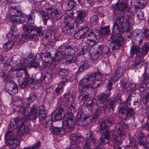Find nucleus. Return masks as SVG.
Segmentation results:
<instances>
[{
	"label": "nucleus",
	"instance_id": "1",
	"mask_svg": "<svg viewBox=\"0 0 149 149\" xmlns=\"http://www.w3.org/2000/svg\"><path fill=\"white\" fill-rule=\"evenodd\" d=\"M118 13V15L111 28L112 33L113 34L111 37V42L113 44L112 47L113 50L115 49H118L119 47L123 44L124 39L122 37L114 35L119 33L120 32L119 24L122 29H125L124 31L128 32L130 30L129 22L124 16L123 13Z\"/></svg>",
	"mask_w": 149,
	"mask_h": 149
},
{
	"label": "nucleus",
	"instance_id": "2",
	"mask_svg": "<svg viewBox=\"0 0 149 149\" xmlns=\"http://www.w3.org/2000/svg\"><path fill=\"white\" fill-rule=\"evenodd\" d=\"M149 36V30L145 29L143 31L138 29H135L132 32V38L133 45L131 47L130 54L133 57L135 54L137 57L140 58L141 52L139 46L141 44L144 38Z\"/></svg>",
	"mask_w": 149,
	"mask_h": 149
},
{
	"label": "nucleus",
	"instance_id": "3",
	"mask_svg": "<svg viewBox=\"0 0 149 149\" xmlns=\"http://www.w3.org/2000/svg\"><path fill=\"white\" fill-rule=\"evenodd\" d=\"M22 29L27 34L25 36L21 34L18 35L16 38L18 41H25L29 39L37 40L39 36H43L45 32L42 30V27L34 26L32 29L30 27L24 25Z\"/></svg>",
	"mask_w": 149,
	"mask_h": 149
},
{
	"label": "nucleus",
	"instance_id": "4",
	"mask_svg": "<svg viewBox=\"0 0 149 149\" xmlns=\"http://www.w3.org/2000/svg\"><path fill=\"white\" fill-rule=\"evenodd\" d=\"M102 76L101 72L97 70L96 72H92L88 78H85L80 81L79 84V89L82 91V94H83L84 91L90 89H93L97 86H94L96 83V81H99L102 80L101 78Z\"/></svg>",
	"mask_w": 149,
	"mask_h": 149
},
{
	"label": "nucleus",
	"instance_id": "5",
	"mask_svg": "<svg viewBox=\"0 0 149 149\" xmlns=\"http://www.w3.org/2000/svg\"><path fill=\"white\" fill-rule=\"evenodd\" d=\"M29 115L28 111L25 107H20L18 111V116L26 119L33 120L37 118L38 112L37 107L33 105L31 107Z\"/></svg>",
	"mask_w": 149,
	"mask_h": 149
},
{
	"label": "nucleus",
	"instance_id": "6",
	"mask_svg": "<svg viewBox=\"0 0 149 149\" xmlns=\"http://www.w3.org/2000/svg\"><path fill=\"white\" fill-rule=\"evenodd\" d=\"M26 120L22 117L19 120L17 118H15L13 120V123L11 124L10 123V126H13L14 129L18 128L20 131L21 136H23L24 134L28 133L29 131V129L27 125L23 126L24 123Z\"/></svg>",
	"mask_w": 149,
	"mask_h": 149
},
{
	"label": "nucleus",
	"instance_id": "7",
	"mask_svg": "<svg viewBox=\"0 0 149 149\" xmlns=\"http://www.w3.org/2000/svg\"><path fill=\"white\" fill-rule=\"evenodd\" d=\"M19 7H15L11 8V13H15L14 15L11 14L10 19V21L13 22H16L17 24H22L26 21L25 18L19 15Z\"/></svg>",
	"mask_w": 149,
	"mask_h": 149
},
{
	"label": "nucleus",
	"instance_id": "8",
	"mask_svg": "<svg viewBox=\"0 0 149 149\" xmlns=\"http://www.w3.org/2000/svg\"><path fill=\"white\" fill-rule=\"evenodd\" d=\"M62 126L64 129H66L68 132L70 131L74 125L73 115L72 114L68 115L66 118L62 121Z\"/></svg>",
	"mask_w": 149,
	"mask_h": 149
},
{
	"label": "nucleus",
	"instance_id": "9",
	"mask_svg": "<svg viewBox=\"0 0 149 149\" xmlns=\"http://www.w3.org/2000/svg\"><path fill=\"white\" fill-rule=\"evenodd\" d=\"M49 4L48 3H46L42 7V9L44 10H42L40 12V15L42 17L44 23L45 25H46V22L49 18V16L47 13H45L44 10H47L48 13H50V12H51V11L53 10H55V7L56 6L55 5L52 6L51 7H49Z\"/></svg>",
	"mask_w": 149,
	"mask_h": 149
},
{
	"label": "nucleus",
	"instance_id": "10",
	"mask_svg": "<svg viewBox=\"0 0 149 149\" xmlns=\"http://www.w3.org/2000/svg\"><path fill=\"white\" fill-rule=\"evenodd\" d=\"M115 118L110 117L107 118L106 120V123L104 122H101L100 124V128L98 131L100 133H102L104 131V130L109 128V126H111L114 124Z\"/></svg>",
	"mask_w": 149,
	"mask_h": 149
},
{
	"label": "nucleus",
	"instance_id": "11",
	"mask_svg": "<svg viewBox=\"0 0 149 149\" xmlns=\"http://www.w3.org/2000/svg\"><path fill=\"white\" fill-rule=\"evenodd\" d=\"M83 97L82 98V100H84V104L87 107H89L88 109H92V107L96 103V101L95 100H92L89 98L88 93H86L85 94H83L81 95H80L79 97L81 96Z\"/></svg>",
	"mask_w": 149,
	"mask_h": 149
},
{
	"label": "nucleus",
	"instance_id": "12",
	"mask_svg": "<svg viewBox=\"0 0 149 149\" xmlns=\"http://www.w3.org/2000/svg\"><path fill=\"white\" fill-rule=\"evenodd\" d=\"M119 113L123 119H126L127 117H133L134 115V112L132 108H126L124 107L120 108Z\"/></svg>",
	"mask_w": 149,
	"mask_h": 149
},
{
	"label": "nucleus",
	"instance_id": "13",
	"mask_svg": "<svg viewBox=\"0 0 149 149\" xmlns=\"http://www.w3.org/2000/svg\"><path fill=\"white\" fill-rule=\"evenodd\" d=\"M79 26L77 27L79 30L74 35V38L77 39H84L86 38V33L88 31V28L86 27H81L80 29Z\"/></svg>",
	"mask_w": 149,
	"mask_h": 149
},
{
	"label": "nucleus",
	"instance_id": "14",
	"mask_svg": "<svg viewBox=\"0 0 149 149\" xmlns=\"http://www.w3.org/2000/svg\"><path fill=\"white\" fill-rule=\"evenodd\" d=\"M17 85L15 84L14 82H7L5 86V91L13 95L17 93Z\"/></svg>",
	"mask_w": 149,
	"mask_h": 149
},
{
	"label": "nucleus",
	"instance_id": "15",
	"mask_svg": "<svg viewBox=\"0 0 149 149\" xmlns=\"http://www.w3.org/2000/svg\"><path fill=\"white\" fill-rule=\"evenodd\" d=\"M91 115L81 116L77 124L83 127H86L89 125V121L92 120Z\"/></svg>",
	"mask_w": 149,
	"mask_h": 149
},
{
	"label": "nucleus",
	"instance_id": "16",
	"mask_svg": "<svg viewBox=\"0 0 149 149\" xmlns=\"http://www.w3.org/2000/svg\"><path fill=\"white\" fill-rule=\"evenodd\" d=\"M76 19V27L79 26V25L81 24L83 22V19L86 15V11L84 10H77Z\"/></svg>",
	"mask_w": 149,
	"mask_h": 149
},
{
	"label": "nucleus",
	"instance_id": "17",
	"mask_svg": "<svg viewBox=\"0 0 149 149\" xmlns=\"http://www.w3.org/2000/svg\"><path fill=\"white\" fill-rule=\"evenodd\" d=\"M19 138V136H17L7 140L8 144L10 146V149H15L18 147L20 143Z\"/></svg>",
	"mask_w": 149,
	"mask_h": 149
},
{
	"label": "nucleus",
	"instance_id": "18",
	"mask_svg": "<svg viewBox=\"0 0 149 149\" xmlns=\"http://www.w3.org/2000/svg\"><path fill=\"white\" fill-rule=\"evenodd\" d=\"M103 134L101 136L100 139V143L105 144L108 143L110 141L109 136L111 134L110 132L109 131L106 130L102 132Z\"/></svg>",
	"mask_w": 149,
	"mask_h": 149
},
{
	"label": "nucleus",
	"instance_id": "19",
	"mask_svg": "<svg viewBox=\"0 0 149 149\" xmlns=\"http://www.w3.org/2000/svg\"><path fill=\"white\" fill-rule=\"evenodd\" d=\"M96 50H95L94 54L95 56V57L97 58L100 55L106 53L107 54L109 52V48L107 47H105L103 48L102 46L98 45L96 48Z\"/></svg>",
	"mask_w": 149,
	"mask_h": 149
},
{
	"label": "nucleus",
	"instance_id": "20",
	"mask_svg": "<svg viewBox=\"0 0 149 149\" xmlns=\"http://www.w3.org/2000/svg\"><path fill=\"white\" fill-rule=\"evenodd\" d=\"M73 28L71 26L68 25L67 24L63 23L62 27V31L65 34L71 35L73 33Z\"/></svg>",
	"mask_w": 149,
	"mask_h": 149
},
{
	"label": "nucleus",
	"instance_id": "21",
	"mask_svg": "<svg viewBox=\"0 0 149 149\" xmlns=\"http://www.w3.org/2000/svg\"><path fill=\"white\" fill-rule=\"evenodd\" d=\"M104 108L103 106H100L96 110L94 113V115L91 116L92 120L89 121L90 122H94L100 116V115L102 113Z\"/></svg>",
	"mask_w": 149,
	"mask_h": 149
},
{
	"label": "nucleus",
	"instance_id": "22",
	"mask_svg": "<svg viewBox=\"0 0 149 149\" xmlns=\"http://www.w3.org/2000/svg\"><path fill=\"white\" fill-rule=\"evenodd\" d=\"M67 46L62 45L59 47L58 49V52L54 54V58L55 60H59L61 58L59 55V53L62 56L66 55Z\"/></svg>",
	"mask_w": 149,
	"mask_h": 149
},
{
	"label": "nucleus",
	"instance_id": "23",
	"mask_svg": "<svg viewBox=\"0 0 149 149\" xmlns=\"http://www.w3.org/2000/svg\"><path fill=\"white\" fill-rule=\"evenodd\" d=\"M128 7L127 4L125 3L124 2H117L115 5L114 8L116 10H118L120 11L126 12L127 9Z\"/></svg>",
	"mask_w": 149,
	"mask_h": 149
},
{
	"label": "nucleus",
	"instance_id": "24",
	"mask_svg": "<svg viewBox=\"0 0 149 149\" xmlns=\"http://www.w3.org/2000/svg\"><path fill=\"white\" fill-rule=\"evenodd\" d=\"M19 62L16 64L12 68L13 71H25L26 68L25 66V64L24 63L23 60H21Z\"/></svg>",
	"mask_w": 149,
	"mask_h": 149
},
{
	"label": "nucleus",
	"instance_id": "25",
	"mask_svg": "<svg viewBox=\"0 0 149 149\" xmlns=\"http://www.w3.org/2000/svg\"><path fill=\"white\" fill-rule=\"evenodd\" d=\"M50 13L51 17L57 20L60 19L62 16L61 13L57 9L56 7H55V10L51 11Z\"/></svg>",
	"mask_w": 149,
	"mask_h": 149
},
{
	"label": "nucleus",
	"instance_id": "26",
	"mask_svg": "<svg viewBox=\"0 0 149 149\" xmlns=\"http://www.w3.org/2000/svg\"><path fill=\"white\" fill-rule=\"evenodd\" d=\"M70 139L71 141L76 142L84 141V138L81 135L77 134H72L70 136Z\"/></svg>",
	"mask_w": 149,
	"mask_h": 149
},
{
	"label": "nucleus",
	"instance_id": "27",
	"mask_svg": "<svg viewBox=\"0 0 149 149\" xmlns=\"http://www.w3.org/2000/svg\"><path fill=\"white\" fill-rule=\"evenodd\" d=\"M77 60V58L76 57H72V56H68L66 57L63 58L62 62L64 64H70L74 63Z\"/></svg>",
	"mask_w": 149,
	"mask_h": 149
},
{
	"label": "nucleus",
	"instance_id": "28",
	"mask_svg": "<svg viewBox=\"0 0 149 149\" xmlns=\"http://www.w3.org/2000/svg\"><path fill=\"white\" fill-rule=\"evenodd\" d=\"M122 72L123 70L121 67L118 68L115 71L114 74L113 75V78L111 79V81L114 83L116 81L122 74Z\"/></svg>",
	"mask_w": 149,
	"mask_h": 149
},
{
	"label": "nucleus",
	"instance_id": "29",
	"mask_svg": "<svg viewBox=\"0 0 149 149\" xmlns=\"http://www.w3.org/2000/svg\"><path fill=\"white\" fill-rule=\"evenodd\" d=\"M106 106L104 108L105 112L109 113L110 112H113L115 105V102L113 101L107 102Z\"/></svg>",
	"mask_w": 149,
	"mask_h": 149
},
{
	"label": "nucleus",
	"instance_id": "30",
	"mask_svg": "<svg viewBox=\"0 0 149 149\" xmlns=\"http://www.w3.org/2000/svg\"><path fill=\"white\" fill-rule=\"evenodd\" d=\"M54 112L55 114L54 117L56 120H61L63 117L64 112L63 109L61 108L56 109Z\"/></svg>",
	"mask_w": 149,
	"mask_h": 149
},
{
	"label": "nucleus",
	"instance_id": "31",
	"mask_svg": "<svg viewBox=\"0 0 149 149\" xmlns=\"http://www.w3.org/2000/svg\"><path fill=\"white\" fill-rule=\"evenodd\" d=\"M99 33V31L97 30L94 29L88 35V39L96 40L97 37L98 36Z\"/></svg>",
	"mask_w": 149,
	"mask_h": 149
},
{
	"label": "nucleus",
	"instance_id": "32",
	"mask_svg": "<svg viewBox=\"0 0 149 149\" xmlns=\"http://www.w3.org/2000/svg\"><path fill=\"white\" fill-rule=\"evenodd\" d=\"M65 21L63 23L67 24L68 25L71 26L73 28L74 24H76V19L74 17L70 18H67V17H65L64 18Z\"/></svg>",
	"mask_w": 149,
	"mask_h": 149
},
{
	"label": "nucleus",
	"instance_id": "33",
	"mask_svg": "<svg viewBox=\"0 0 149 149\" xmlns=\"http://www.w3.org/2000/svg\"><path fill=\"white\" fill-rule=\"evenodd\" d=\"M35 15L34 13H31L27 17L26 23L29 26H33L34 24Z\"/></svg>",
	"mask_w": 149,
	"mask_h": 149
},
{
	"label": "nucleus",
	"instance_id": "34",
	"mask_svg": "<svg viewBox=\"0 0 149 149\" xmlns=\"http://www.w3.org/2000/svg\"><path fill=\"white\" fill-rule=\"evenodd\" d=\"M135 3V0H131V5L129 8V12H131L133 13H136L139 10L137 6H136Z\"/></svg>",
	"mask_w": 149,
	"mask_h": 149
},
{
	"label": "nucleus",
	"instance_id": "35",
	"mask_svg": "<svg viewBox=\"0 0 149 149\" xmlns=\"http://www.w3.org/2000/svg\"><path fill=\"white\" fill-rule=\"evenodd\" d=\"M77 3L74 0H68V3L66 7L68 11H71L76 8Z\"/></svg>",
	"mask_w": 149,
	"mask_h": 149
},
{
	"label": "nucleus",
	"instance_id": "36",
	"mask_svg": "<svg viewBox=\"0 0 149 149\" xmlns=\"http://www.w3.org/2000/svg\"><path fill=\"white\" fill-rule=\"evenodd\" d=\"M118 132L116 130H113L112 131L111 139L113 141L114 143H118L120 139V137L117 134Z\"/></svg>",
	"mask_w": 149,
	"mask_h": 149
},
{
	"label": "nucleus",
	"instance_id": "37",
	"mask_svg": "<svg viewBox=\"0 0 149 149\" xmlns=\"http://www.w3.org/2000/svg\"><path fill=\"white\" fill-rule=\"evenodd\" d=\"M148 0L137 1V0H135L136 4L139 9H143L144 7L148 3Z\"/></svg>",
	"mask_w": 149,
	"mask_h": 149
},
{
	"label": "nucleus",
	"instance_id": "38",
	"mask_svg": "<svg viewBox=\"0 0 149 149\" xmlns=\"http://www.w3.org/2000/svg\"><path fill=\"white\" fill-rule=\"evenodd\" d=\"M15 29V27L11 26L10 30L6 35V37L12 40L14 39L16 36L14 33Z\"/></svg>",
	"mask_w": 149,
	"mask_h": 149
},
{
	"label": "nucleus",
	"instance_id": "39",
	"mask_svg": "<svg viewBox=\"0 0 149 149\" xmlns=\"http://www.w3.org/2000/svg\"><path fill=\"white\" fill-rule=\"evenodd\" d=\"M141 57L146 54L149 51V42L146 43L140 49Z\"/></svg>",
	"mask_w": 149,
	"mask_h": 149
},
{
	"label": "nucleus",
	"instance_id": "40",
	"mask_svg": "<svg viewBox=\"0 0 149 149\" xmlns=\"http://www.w3.org/2000/svg\"><path fill=\"white\" fill-rule=\"evenodd\" d=\"M116 127L117 130V134H118V135L120 137V139H121V138H125L126 136L125 133L121 129L122 127V126L119 124H117L116 125Z\"/></svg>",
	"mask_w": 149,
	"mask_h": 149
},
{
	"label": "nucleus",
	"instance_id": "41",
	"mask_svg": "<svg viewBox=\"0 0 149 149\" xmlns=\"http://www.w3.org/2000/svg\"><path fill=\"white\" fill-rule=\"evenodd\" d=\"M86 137L87 140H89L90 139L93 143H96L98 142V140L94 137V135L92 131H90L87 134Z\"/></svg>",
	"mask_w": 149,
	"mask_h": 149
},
{
	"label": "nucleus",
	"instance_id": "42",
	"mask_svg": "<svg viewBox=\"0 0 149 149\" xmlns=\"http://www.w3.org/2000/svg\"><path fill=\"white\" fill-rule=\"evenodd\" d=\"M14 45V43L12 41H8L4 44L3 46V49L4 51H7L11 49Z\"/></svg>",
	"mask_w": 149,
	"mask_h": 149
},
{
	"label": "nucleus",
	"instance_id": "43",
	"mask_svg": "<svg viewBox=\"0 0 149 149\" xmlns=\"http://www.w3.org/2000/svg\"><path fill=\"white\" fill-rule=\"evenodd\" d=\"M104 93H102L100 94L97 96L98 100L100 103L104 104L105 103H107V97Z\"/></svg>",
	"mask_w": 149,
	"mask_h": 149
},
{
	"label": "nucleus",
	"instance_id": "44",
	"mask_svg": "<svg viewBox=\"0 0 149 149\" xmlns=\"http://www.w3.org/2000/svg\"><path fill=\"white\" fill-rule=\"evenodd\" d=\"M36 58V57L33 54H29L27 55V58L25 59L26 62L24 63V64L26 63V64L29 65V63H31L34 61Z\"/></svg>",
	"mask_w": 149,
	"mask_h": 149
},
{
	"label": "nucleus",
	"instance_id": "45",
	"mask_svg": "<svg viewBox=\"0 0 149 149\" xmlns=\"http://www.w3.org/2000/svg\"><path fill=\"white\" fill-rule=\"evenodd\" d=\"M14 99L15 102L16 106L21 107H22L23 106L24 107L22 97L15 96L14 97Z\"/></svg>",
	"mask_w": 149,
	"mask_h": 149
},
{
	"label": "nucleus",
	"instance_id": "46",
	"mask_svg": "<svg viewBox=\"0 0 149 149\" xmlns=\"http://www.w3.org/2000/svg\"><path fill=\"white\" fill-rule=\"evenodd\" d=\"M90 67V66L86 63L82 64L79 66L78 72L79 73L82 72L84 70L89 68Z\"/></svg>",
	"mask_w": 149,
	"mask_h": 149
},
{
	"label": "nucleus",
	"instance_id": "47",
	"mask_svg": "<svg viewBox=\"0 0 149 149\" xmlns=\"http://www.w3.org/2000/svg\"><path fill=\"white\" fill-rule=\"evenodd\" d=\"M41 81L38 80H36L34 79L33 80V81L31 82V85H32V86H30L31 88H36V87H39L41 85Z\"/></svg>",
	"mask_w": 149,
	"mask_h": 149
},
{
	"label": "nucleus",
	"instance_id": "48",
	"mask_svg": "<svg viewBox=\"0 0 149 149\" xmlns=\"http://www.w3.org/2000/svg\"><path fill=\"white\" fill-rule=\"evenodd\" d=\"M81 51L80 52L81 54L84 55L88 51V49L86 44L85 42H82L81 43Z\"/></svg>",
	"mask_w": 149,
	"mask_h": 149
},
{
	"label": "nucleus",
	"instance_id": "49",
	"mask_svg": "<svg viewBox=\"0 0 149 149\" xmlns=\"http://www.w3.org/2000/svg\"><path fill=\"white\" fill-rule=\"evenodd\" d=\"M101 33L104 35H108L110 33L109 26H105L103 27L101 29Z\"/></svg>",
	"mask_w": 149,
	"mask_h": 149
},
{
	"label": "nucleus",
	"instance_id": "50",
	"mask_svg": "<svg viewBox=\"0 0 149 149\" xmlns=\"http://www.w3.org/2000/svg\"><path fill=\"white\" fill-rule=\"evenodd\" d=\"M61 128H59L55 127H53L51 129V131L55 135L62 134V133Z\"/></svg>",
	"mask_w": 149,
	"mask_h": 149
},
{
	"label": "nucleus",
	"instance_id": "51",
	"mask_svg": "<svg viewBox=\"0 0 149 149\" xmlns=\"http://www.w3.org/2000/svg\"><path fill=\"white\" fill-rule=\"evenodd\" d=\"M68 79L65 77L60 78L58 86L60 87L61 86V87L63 88V86H65L66 84L68 82Z\"/></svg>",
	"mask_w": 149,
	"mask_h": 149
},
{
	"label": "nucleus",
	"instance_id": "52",
	"mask_svg": "<svg viewBox=\"0 0 149 149\" xmlns=\"http://www.w3.org/2000/svg\"><path fill=\"white\" fill-rule=\"evenodd\" d=\"M24 71L25 75L24 80L28 82L29 83H31V82L33 81V76H31V77H29V74L27 73L26 69H25V71Z\"/></svg>",
	"mask_w": 149,
	"mask_h": 149
},
{
	"label": "nucleus",
	"instance_id": "53",
	"mask_svg": "<svg viewBox=\"0 0 149 149\" xmlns=\"http://www.w3.org/2000/svg\"><path fill=\"white\" fill-rule=\"evenodd\" d=\"M66 55L69 56H72L74 53V49L70 46H67L66 51Z\"/></svg>",
	"mask_w": 149,
	"mask_h": 149
},
{
	"label": "nucleus",
	"instance_id": "54",
	"mask_svg": "<svg viewBox=\"0 0 149 149\" xmlns=\"http://www.w3.org/2000/svg\"><path fill=\"white\" fill-rule=\"evenodd\" d=\"M129 144L133 147L136 148L137 147V145L135 139L133 137H130L129 139Z\"/></svg>",
	"mask_w": 149,
	"mask_h": 149
},
{
	"label": "nucleus",
	"instance_id": "55",
	"mask_svg": "<svg viewBox=\"0 0 149 149\" xmlns=\"http://www.w3.org/2000/svg\"><path fill=\"white\" fill-rule=\"evenodd\" d=\"M63 100L65 102H70L72 100V98L71 94L68 93L64 95Z\"/></svg>",
	"mask_w": 149,
	"mask_h": 149
},
{
	"label": "nucleus",
	"instance_id": "56",
	"mask_svg": "<svg viewBox=\"0 0 149 149\" xmlns=\"http://www.w3.org/2000/svg\"><path fill=\"white\" fill-rule=\"evenodd\" d=\"M58 73L60 75L65 77L68 75V72L66 69L61 68L58 70Z\"/></svg>",
	"mask_w": 149,
	"mask_h": 149
},
{
	"label": "nucleus",
	"instance_id": "57",
	"mask_svg": "<svg viewBox=\"0 0 149 149\" xmlns=\"http://www.w3.org/2000/svg\"><path fill=\"white\" fill-rule=\"evenodd\" d=\"M98 21V18L97 16L95 15L93 16L90 18V23L93 25L96 24Z\"/></svg>",
	"mask_w": 149,
	"mask_h": 149
},
{
	"label": "nucleus",
	"instance_id": "58",
	"mask_svg": "<svg viewBox=\"0 0 149 149\" xmlns=\"http://www.w3.org/2000/svg\"><path fill=\"white\" fill-rule=\"evenodd\" d=\"M68 112L70 113L68 115H70V114H73L76 111L75 108L73 104H71L69 107L68 109Z\"/></svg>",
	"mask_w": 149,
	"mask_h": 149
},
{
	"label": "nucleus",
	"instance_id": "59",
	"mask_svg": "<svg viewBox=\"0 0 149 149\" xmlns=\"http://www.w3.org/2000/svg\"><path fill=\"white\" fill-rule=\"evenodd\" d=\"M42 59L45 63H49V61L51 59L50 56L49 57L46 54H42Z\"/></svg>",
	"mask_w": 149,
	"mask_h": 149
},
{
	"label": "nucleus",
	"instance_id": "60",
	"mask_svg": "<svg viewBox=\"0 0 149 149\" xmlns=\"http://www.w3.org/2000/svg\"><path fill=\"white\" fill-rule=\"evenodd\" d=\"M29 66L34 68H40V65L39 63L35 61L31 63H29Z\"/></svg>",
	"mask_w": 149,
	"mask_h": 149
},
{
	"label": "nucleus",
	"instance_id": "61",
	"mask_svg": "<svg viewBox=\"0 0 149 149\" xmlns=\"http://www.w3.org/2000/svg\"><path fill=\"white\" fill-rule=\"evenodd\" d=\"M147 68H146V65L145 66V72L143 74V81H144L147 80H149V72H147Z\"/></svg>",
	"mask_w": 149,
	"mask_h": 149
},
{
	"label": "nucleus",
	"instance_id": "62",
	"mask_svg": "<svg viewBox=\"0 0 149 149\" xmlns=\"http://www.w3.org/2000/svg\"><path fill=\"white\" fill-rule=\"evenodd\" d=\"M36 100V97L35 94L33 93H31L28 98H27V100L30 102H31L34 101Z\"/></svg>",
	"mask_w": 149,
	"mask_h": 149
},
{
	"label": "nucleus",
	"instance_id": "63",
	"mask_svg": "<svg viewBox=\"0 0 149 149\" xmlns=\"http://www.w3.org/2000/svg\"><path fill=\"white\" fill-rule=\"evenodd\" d=\"M41 142L40 141H39L36 143L33 146L31 147L24 148L23 149H37L40 146Z\"/></svg>",
	"mask_w": 149,
	"mask_h": 149
},
{
	"label": "nucleus",
	"instance_id": "64",
	"mask_svg": "<svg viewBox=\"0 0 149 149\" xmlns=\"http://www.w3.org/2000/svg\"><path fill=\"white\" fill-rule=\"evenodd\" d=\"M91 143L90 140H87L84 146V149H91Z\"/></svg>",
	"mask_w": 149,
	"mask_h": 149
}]
</instances>
